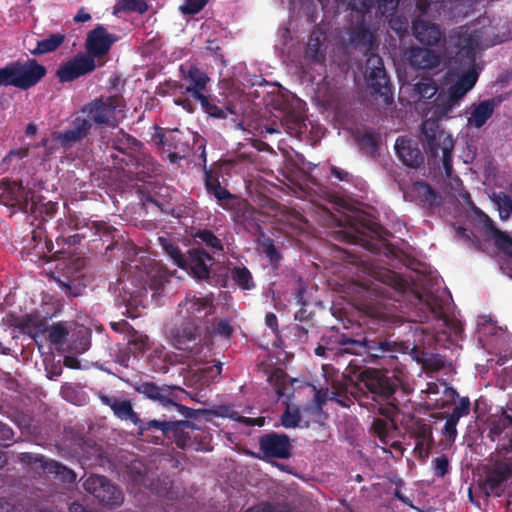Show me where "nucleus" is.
Here are the masks:
<instances>
[{"label": "nucleus", "mask_w": 512, "mask_h": 512, "mask_svg": "<svg viewBox=\"0 0 512 512\" xmlns=\"http://www.w3.org/2000/svg\"><path fill=\"white\" fill-rule=\"evenodd\" d=\"M213 313L214 305L210 295L187 293L184 300L178 304L177 310L183 327L169 333L170 343L195 362L203 361L206 354L202 356V353L204 349L209 350V348L198 324L205 322Z\"/></svg>", "instance_id": "1"}, {"label": "nucleus", "mask_w": 512, "mask_h": 512, "mask_svg": "<svg viewBox=\"0 0 512 512\" xmlns=\"http://www.w3.org/2000/svg\"><path fill=\"white\" fill-rule=\"evenodd\" d=\"M142 259L141 256L140 259L125 263L121 279L115 288L118 298L127 309L145 307L148 301L147 285L153 291L152 297H155L167 281L166 272L158 263Z\"/></svg>", "instance_id": "2"}, {"label": "nucleus", "mask_w": 512, "mask_h": 512, "mask_svg": "<svg viewBox=\"0 0 512 512\" xmlns=\"http://www.w3.org/2000/svg\"><path fill=\"white\" fill-rule=\"evenodd\" d=\"M350 42L352 46L365 52H372L377 48L374 34L365 22V14H361V20L351 29ZM365 78L371 95L379 96L386 104L393 101L392 87L383 60L379 55L371 53L368 56L365 65Z\"/></svg>", "instance_id": "3"}, {"label": "nucleus", "mask_w": 512, "mask_h": 512, "mask_svg": "<svg viewBox=\"0 0 512 512\" xmlns=\"http://www.w3.org/2000/svg\"><path fill=\"white\" fill-rule=\"evenodd\" d=\"M419 322H433V333L438 341L441 336L458 337L462 332V325L453 315L452 299L445 289L425 290L418 297Z\"/></svg>", "instance_id": "4"}, {"label": "nucleus", "mask_w": 512, "mask_h": 512, "mask_svg": "<svg viewBox=\"0 0 512 512\" xmlns=\"http://www.w3.org/2000/svg\"><path fill=\"white\" fill-rule=\"evenodd\" d=\"M125 108V100L119 94L94 99L81 109L74 120V128H92L93 125L115 128L125 118Z\"/></svg>", "instance_id": "5"}, {"label": "nucleus", "mask_w": 512, "mask_h": 512, "mask_svg": "<svg viewBox=\"0 0 512 512\" xmlns=\"http://www.w3.org/2000/svg\"><path fill=\"white\" fill-rule=\"evenodd\" d=\"M0 204L10 207H17L24 213L42 214L44 210L52 213L55 210V204L47 202L43 204L35 195L25 190V188L17 182H3L0 184Z\"/></svg>", "instance_id": "6"}, {"label": "nucleus", "mask_w": 512, "mask_h": 512, "mask_svg": "<svg viewBox=\"0 0 512 512\" xmlns=\"http://www.w3.org/2000/svg\"><path fill=\"white\" fill-rule=\"evenodd\" d=\"M159 242L171 258L174 264L191 273L198 279H204L209 276V268L213 259L204 250L192 249L187 256H183L178 247L174 246L168 239L160 237Z\"/></svg>", "instance_id": "7"}, {"label": "nucleus", "mask_w": 512, "mask_h": 512, "mask_svg": "<svg viewBox=\"0 0 512 512\" xmlns=\"http://www.w3.org/2000/svg\"><path fill=\"white\" fill-rule=\"evenodd\" d=\"M478 80V73L471 69L463 73L458 80L452 84L447 91V95L443 97L439 94L436 99V109L429 119L424 121L419 128H426L429 120H439L442 117H448L453 108L458 105L459 101L475 86Z\"/></svg>", "instance_id": "8"}, {"label": "nucleus", "mask_w": 512, "mask_h": 512, "mask_svg": "<svg viewBox=\"0 0 512 512\" xmlns=\"http://www.w3.org/2000/svg\"><path fill=\"white\" fill-rule=\"evenodd\" d=\"M48 333L50 342L63 353L82 354L90 347L88 333L83 327L58 323L51 326Z\"/></svg>", "instance_id": "9"}, {"label": "nucleus", "mask_w": 512, "mask_h": 512, "mask_svg": "<svg viewBox=\"0 0 512 512\" xmlns=\"http://www.w3.org/2000/svg\"><path fill=\"white\" fill-rule=\"evenodd\" d=\"M421 141L426 154L431 158H439L443 164L445 174L451 177V152L454 147L452 136L447 130H421Z\"/></svg>", "instance_id": "10"}, {"label": "nucleus", "mask_w": 512, "mask_h": 512, "mask_svg": "<svg viewBox=\"0 0 512 512\" xmlns=\"http://www.w3.org/2000/svg\"><path fill=\"white\" fill-rule=\"evenodd\" d=\"M136 390L145 397L158 401L164 407H176L178 412L185 417H190L192 414L191 409L178 404L187 396V392L179 386H159L152 382H141L137 384Z\"/></svg>", "instance_id": "11"}, {"label": "nucleus", "mask_w": 512, "mask_h": 512, "mask_svg": "<svg viewBox=\"0 0 512 512\" xmlns=\"http://www.w3.org/2000/svg\"><path fill=\"white\" fill-rule=\"evenodd\" d=\"M141 144L132 136L125 133L124 130L119 131V135L113 141V148L123 154H129L130 162L135 163L136 167L143 166L138 170V174H149L155 172L152 159L140 152Z\"/></svg>", "instance_id": "12"}, {"label": "nucleus", "mask_w": 512, "mask_h": 512, "mask_svg": "<svg viewBox=\"0 0 512 512\" xmlns=\"http://www.w3.org/2000/svg\"><path fill=\"white\" fill-rule=\"evenodd\" d=\"M83 487L106 506H119L123 502L122 492L104 476H89L85 479Z\"/></svg>", "instance_id": "13"}, {"label": "nucleus", "mask_w": 512, "mask_h": 512, "mask_svg": "<svg viewBox=\"0 0 512 512\" xmlns=\"http://www.w3.org/2000/svg\"><path fill=\"white\" fill-rule=\"evenodd\" d=\"M358 385L365 387L374 397L388 400L395 391L396 383L383 373L366 369L359 374Z\"/></svg>", "instance_id": "14"}, {"label": "nucleus", "mask_w": 512, "mask_h": 512, "mask_svg": "<svg viewBox=\"0 0 512 512\" xmlns=\"http://www.w3.org/2000/svg\"><path fill=\"white\" fill-rule=\"evenodd\" d=\"M118 39L119 37L117 35L109 33L103 25L98 24L87 34L85 54L86 56H90L94 61L95 58H102L109 53L111 47Z\"/></svg>", "instance_id": "15"}, {"label": "nucleus", "mask_w": 512, "mask_h": 512, "mask_svg": "<svg viewBox=\"0 0 512 512\" xmlns=\"http://www.w3.org/2000/svg\"><path fill=\"white\" fill-rule=\"evenodd\" d=\"M95 68L96 63L90 56L78 53L71 60L59 66L56 76L61 83L72 82L81 76L91 73Z\"/></svg>", "instance_id": "16"}, {"label": "nucleus", "mask_w": 512, "mask_h": 512, "mask_svg": "<svg viewBox=\"0 0 512 512\" xmlns=\"http://www.w3.org/2000/svg\"><path fill=\"white\" fill-rule=\"evenodd\" d=\"M18 89L28 90L37 85L47 74V69L34 58L14 61Z\"/></svg>", "instance_id": "17"}, {"label": "nucleus", "mask_w": 512, "mask_h": 512, "mask_svg": "<svg viewBox=\"0 0 512 512\" xmlns=\"http://www.w3.org/2000/svg\"><path fill=\"white\" fill-rule=\"evenodd\" d=\"M181 80L185 84L186 95H190L192 99L199 100L204 97L207 91V84L210 78L207 73L198 68L196 65H190L188 68L180 66Z\"/></svg>", "instance_id": "18"}, {"label": "nucleus", "mask_w": 512, "mask_h": 512, "mask_svg": "<svg viewBox=\"0 0 512 512\" xmlns=\"http://www.w3.org/2000/svg\"><path fill=\"white\" fill-rule=\"evenodd\" d=\"M512 468L507 463H496L487 473L482 489L488 496L499 497L505 490V482L510 478Z\"/></svg>", "instance_id": "19"}, {"label": "nucleus", "mask_w": 512, "mask_h": 512, "mask_svg": "<svg viewBox=\"0 0 512 512\" xmlns=\"http://www.w3.org/2000/svg\"><path fill=\"white\" fill-rule=\"evenodd\" d=\"M395 151L399 159L408 167L416 168L423 162V155L418 143L406 136L398 137L395 142Z\"/></svg>", "instance_id": "20"}, {"label": "nucleus", "mask_w": 512, "mask_h": 512, "mask_svg": "<svg viewBox=\"0 0 512 512\" xmlns=\"http://www.w3.org/2000/svg\"><path fill=\"white\" fill-rule=\"evenodd\" d=\"M260 449L267 457L287 458L291 445L286 435L270 433L260 439Z\"/></svg>", "instance_id": "21"}, {"label": "nucleus", "mask_w": 512, "mask_h": 512, "mask_svg": "<svg viewBox=\"0 0 512 512\" xmlns=\"http://www.w3.org/2000/svg\"><path fill=\"white\" fill-rule=\"evenodd\" d=\"M409 65L417 70L434 69L440 65L439 55L427 48L412 47L407 52Z\"/></svg>", "instance_id": "22"}, {"label": "nucleus", "mask_w": 512, "mask_h": 512, "mask_svg": "<svg viewBox=\"0 0 512 512\" xmlns=\"http://www.w3.org/2000/svg\"><path fill=\"white\" fill-rule=\"evenodd\" d=\"M412 31L415 38L423 45L435 46L442 39V32L438 25L420 18L413 21Z\"/></svg>", "instance_id": "23"}, {"label": "nucleus", "mask_w": 512, "mask_h": 512, "mask_svg": "<svg viewBox=\"0 0 512 512\" xmlns=\"http://www.w3.org/2000/svg\"><path fill=\"white\" fill-rule=\"evenodd\" d=\"M341 94V87L333 78L324 77L317 85L316 96L326 107L337 108L340 104Z\"/></svg>", "instance_id": "24"}, {"label": "nucleus", "mask_w": 512, "mask_h": 512, "mask_svg": "<svg viewBox=\"0 0 512 512\" xmlns=\"http://www.w3.org/2000/svg\"><path fill=\"white\" fill-rule=\"evenodd\" d=\"M324 42L325 33L319 27H315L311 31L305 47V59L317 64L324 63L326 59Z\"/></svg>", "instance_id": "25"}, {"label": "nucleus", "mask_w": 512, "mask_h": 512, "mask_svg": "<svg viewBox=\"0 0 512 512\" xmlns=\"http://www.w3.org/2000/svg\"><path fill=\"white\" fill-rule=\"evenodd\" d=\"M359 150L367 155H375L380 143L379 136L373 130H346Z\"/></svg>", "instance_id": "26"}, {"label": "nucleus", "mask_w": 512, "mask_h": 512, "mask_svg": "<svg viewBox=\"0 0 512 512\" xmlns=\"http://www.w3.org/2000/svg\"><path fill=\"white\" fill-rule=\"evenodd\" d=\"M496 107L495 99H487L473 104L470 107L468 124L475 128H481L491 118Z\"/></svg>", "instance_id": "27"}, {"label": "nucleus", "mask_w": 512, "mask_h": 512, "mask_svg": "<svg viewBox=\"0 0 512 512\" xmlns=\"http://www.w3.org/2000/svg\"><path fill=\"white\" fill-rule=\"evenodd\" d=\"M35 462L39 463V466L43 469L44 473L53 474L64 482L72 483L76 479L74 471L54 460L41 456L35 457Z\"/></svg>", "instance_id": "28"}, {"label": "nucleus", "mask_w": 512, "mask_h": 512, "mask_svg": "<svg viewBox=\"0 0 512 512\" xmlns=\"http://www.w3.org/2000/svg\"><path fill=\"white\" fill-rule=\"evenodd\" d=\"M165 87L168 92L174 96V103L178 106H181L184 110L189 113H193L195 110V105L189 97H187L185 91L184 82L169 80L166 82Z\"/></svg>", "instance_id": "29"}, {"label": "nucleus", "mask_w": 512, "mask_h": 512, "mask_svg": "<svg viewBox=\"0 0 512 512\" xmlns=\"http://www.w3.org/2000/svg\"><path fill=\"white\" fill-rule=\"evenodd\" d=\"M303 104L301 101H296V106L293 107L290 104H284L281 108V120L282 124L286 125V128H291L290 124H295L302 128V122H304L303 115Z\"/></svg>", "instance_id": "30"}, {"label": "nucleus", "mask_w": 512, "mask_h": 512, "mask_svg": "<svg viewBox=\"0 0 512 512\" xmlns=\"http://www.w3.org/2000/svg\"><path fill=\"white\" fill-rule=\"evenodd\" d=\"M65 41V35L61 33L50 34L47 38L37 41L36 47L30 51L34 56L54 52Z\"/></svg>", "instance_id": "31"}, {"label": "nucleus", "mask_w": 512, "mask_h": 512, "mask_svg": "<svg viewBox=\"0 0 512 512\" xmlns=\"http://www.w3.org/2000/svg\"><path fill=\"white\" fill-rule=\"evenodd\" d=\"M205 175V186L207 191L215 197V199L223 208H227L226 201L230 200L232 195L227 189L223 188L216 179L212 177L210 171H206Z\"/></svg>", "instance_id": "32"}, {"label": "nucleus", "mask_w": 512, "mask_h": 512, "mask_svg": "<svg viewBox=\"0 0 512 512\" xmlns=\"http://www.w3.org/2000/svg\"><path fill=\"white\" fill-rule=\"evenodd\" d=\"M151 347L152 343L149 341L147 335L136 330H132L129 332L127 348L134 356L145 352Z\"/></svg>", "instance_id": "33"}, {"label": "nucleus", "mask_w": 512, "mask_h": 512, "mask_svg": "<svg viewBox=\"0 0 512 512\" xmlns=\"http://www.w3.org/2000/svg\"><path fill=\"white\" fill-rule=\"evenodd\" d=\"M201 103L202 109L210 117L215 119H225L229 115H236V112L230 106L220 107L210 100L209 95H205L198 100Z\"/></svg>", "instance_id": "34"}, {"label": "nucleus", "mask_w": 512, "mask_h": 512, "mask_svg": "<svg viewBox=\"0 0 512 512\" xmlns=\"http://www.w3.org/2000/svg\"><path fill=\"white\" fill-rule=\"evenodd\" d=\"M414 91L419 99H430L438 92V85L430 75H423L414 85Z\"/></svg>", "instance_id": "35"}, {"label": "nucleus", "mask_w": 512, "mask_h": 512, "mask_svg": "<svg viewBox=\"0 0 512 512\" xmlns=\"http://www.w3.org/2000/svg\"><path fill=\"white\" fill-rule=\"evenodd\" d=\"M146 0H117L114 5V14L121 12H138L144 14L148 11Z\"/></svg>", "instance_id": "36"}, {"label": "nucleus", "mask_w": 512, "mask_h": 512, "mask_svg": "<svg viewBox=\"0 0 512 512\" xmlns=\"http://www.w3.org/2000/svg\"><path fill=\"white\" fill-rule=\"evenodd\" d=\"M478 36L469 35L465 39V44L459 49L457 57L462 59L465 58L468 64H474L476 61V46L478 45Z\"/></svg>", "instance_id": "37"}, {"label": "nucleus", "mask_w": 512, "mask_h": 512, "mask_svg": "<svg viewBox=\"0 0 512 512\" xmlns=\"http://www.w3.org/2000/svg\"><path fill=\"white\" fill-rule=\"evenodd\" d=\"M491 200L497 206L501 219L512 217V199L504 193H493Z\"/></svg>", "instance_id": "38"}, {"label": "nucleus", "mask_w": 512, "mask_h": 512, "mask_svg": "<svg viewBox=\"0 0 512 512\" xmlns=\"http://www.w3.org/2000/svg\"><path fill=\"white\" fill-rule=\"evenodd\" d=\"M113 412L118 418L122 420H130L135 425H138L141 422L133 411L132 405L129 401H119L113 409Z\"/></svg>", "instance_id": "39"}, {"label": "nucleus", "mask_w": 512, "mask_h": 512, "mask_svg": "<svg viewBox=\"0 0 512 512\" xmlns=\"http://www.w3.org/2000/svg\"><path fill=\"white\" fill-rule=\"evenodd\" d=\"M233 280L245 290L252 289L254 283L250 271L246 267H234L231 270Z\"/></svg>", "instance_id": "40"}, {"label": "nucleus", "mask_w": 512, "mask_h": 512, "mask_svg": "<svg viewBox=\"0 0 512 512\" xmlns=\"http://www.w3.org/2000/svg\"><path fill=\"white\" fill-rule=\"evenodd\" d=\"M281 424L287 429L300 427L301 415L299 409L295 406L288 405L281 416Z\"/></svg>", "instance_id": "41"}, {"label": "nucleus", "mask_w": 512, "mask_h": 512, "mask_svg": "<svg viewBox=\"0 0 512 512\" xmlns=\"http://www.w3.org/2000/svg\"><path fill=\"white\" fill-rule=\"evenodd\" d=\"M195 239H198L199 242L205 244L214 253L221 251L223 249L221 240L218 239L212 232L208 230L198 231L195 234Z\"/></svg>", "instance_id": "42"}, {"label": "nucleus", "mask_w": 512, "mask_h": 512, "mask_svg": "<svg viewBox=\"0 0 512 512\" xmlns=\"http://www.w3.org/2000/svg\"><path fill=\"white\" fill-rule=\"evenodd\" d=\"M372 427L379 440L384 444L388 443L391 438L393 424L390 421L375 419Z\"/></svg>", "instance_id": "43"}, {"label": "nucleus", "mask_w": 512, "mask_h": 512, "mask_svg": "<svg viewBox=\"0 0 512 512\" xmlns=\"http://www.w3.org/2000/svg\"><path fill=\"white\" fill-rule=\"evenodd\" d=\"M442 397L432 399L436 408L442 409L451 405L458 397V393L452 387H449L446 383L442 384Z\"/></svg>", "instance_id": "44"}, {"label": "nucleus", "mask_w": 512, "mask_h": 512, "mask_svg": "<svg viewBox=\"0 0 512 512\" xmlns=\"http://www.w3.org/2000/svg\"><path fill=\"white\" fill-rule=\"evenodd\" d=\"M1 86H14L18 88L14 62L7 64L0 69V87Z\"/></svg>", "instance_id": "45"}, {"label": "nucleus", "mask_w": 512, "mask_h": 512, "mask_svg": "<svg viewBox=\"0 0 512 512\" xmlns=\"http://www.w3.org/2000/svg\"><path fill=\"white\" fill-rule=\"evenodd\" d=\"M196 371L201 374L200 377L203 379L204 383H208L216 380L220 376L222 363L217 362L214 365H205L204 367L198 368Z\"/></svg>", "instance_id": "46"}, {"label": "nucleus", "mask_w": 512, "mask_h": 512, "mask_svg": "<svg viewBox=\"0 0 512 512\" xmlns=\"http://www.w3.org/2000/svg\"><path fill=\"white\" fill-rule=\"evenodd\" d=\"M399 2L400 0H373V7L382 16H390L397 10Z\"/></svg>", "instance_id": "47"}, {"label": "nucleus", "mask_w": 512, "mask_h": 512, "mask_svg": "<svg viewBox=\"0 0 512 512\" xmlns=\"http://www.w3.org/2000/svg\"><path fill=\"white\" fill-rule=\"evenodd\" d=\"M480 340L482 341V337L488 335H497L498 331H502L501 328L497 327L496 323L493 322L490 318L483 317L478 323Z\"/></svg>", "instance_id": "48"}, {"label": "nucleus", "mask_w": 512, "mask_h": 512, "mask_svg": "<svg viewBox=\"0 0 512 512\" xmlns=\"http://www.w3.org/2000/svg\"><path fill=\"white\" fill-rule=\"evenodd\" d=\"M209 0H185L180 6V10L185 15H195L199 13Z\"/></svg>", "instance_id": "49"}, {"label": "nucleus", "mask_w": 512, "mask_h": 512, "mask_svg": "<svg viewBox=\"0 0 512 512\" xmlns=\"http://www.w3.org/2000/svg\"><path fill=\"white\" fill-rule=\"evenodd\" d=\"M458 421L457 419L447 415L446 417V422H445V425L443 427V434L445 435V437L448 439L449 442H454L456 437H457V424H458Z\"/></svg>", "instance_id": "50"}, {"label": "nucleus", "mask_w": 512, "mask_h": 512, "mask_svg": "<svg viewBox=\"0 0 512 512\" xmlns=\"http://www.w3.org/2000/svg\"><path fill=\"white\" fill-rule=\"evenodd\" d=\"M470 410V401L467 397H463L458 400L456 406L449 416L459 420L461 417H464L469 414Z\"/></svg>", "instance_id": "51"}, {"label": "nucleus", "mask_w": 512, "mask_h": 512, "mask_svg": "<svg viewBox=\"0 0 512 512\" xmlns=\"http://www.w3.org/2000/svg\"><path fill=\"white\" fill-rule=\"evenodd\" d=\"M434 473L438 477L445 476L449 471V461L445 455L436 457L432 460Z\"/></svg>", "instance_id": "52"}, {"label": "nucleus", "mask_w": 512, "mask_h": 512, "mask_svg": "<svg viewBox=\"0 0 512 512\" xmlns=\"http://www.w3.org/2000/svg\"><path fill=\"white\" fill-rule=\"evenodd\" d=\"M347 3L352 11L360 14H366L373 8V0H347Z\"/></svg>", "instance_id": "53"}, {"label": "nucleus", "mask_w": 512, "mask_h": 512, "mask_svg": "<svg viewBox=\"0 0 512 512\" xmlns=\"http://www.w3.org/2000/svg\"><path fill=\"white\" fill-rule=\"evenodd\" d=\"M233 331V327L227 320H220L214 329L215 334L226 339L230 338V336L233 334Z\"/></svg>", "instance_id": "54"}, {"label": "nucleus", "mask_w": 512, "mask_h": 512, "mask_svg": "<svg viewBox=\"0 0 512 512\" xmlns=\"http://www.w3.org/2000/svg\"><path fill=\"white\" fill-rule=\"evenodd\" d=\"M180 422H169V421H158V420H151L146 425L147 427H142L140 425V428L147 429V428H156L161 430L162 432H166L172 429L173 426L179 424Z\"/></svg>", "instance_id": "55"}, {"label": "nucleus", "mask_w": 512, "mask_h": 512, "mask_svg": "<svg viewBox=\"0 0 512 512\" xmlns=\"http://www.w3.org/2000/svg\"><path fill=\"white\" fill-rule=\"evenodd\" d=\"M327 400H335L339 403H342L338 399V394L336 392H329L328 390H319L315 395V401L317 402L318 406H321L323 403H325Z\"/></svg>", "instance_id": "56"}, {"label": "nucleus", "mask_w": 512, "mask_h": 512, "mask_svg": "<svg viewBox=\"0 0 512 512\" xmlns=\"http://www.w3.org/2000/svg\"><path fill=\"white\" fill-rule=\"evenodd\" d=\"M415 189L418 193L423 194L426 196V200L430 202V204H434L435 200L437 198L436 194L433 192V190L425 183H417L415 185Z\"/></svg>", "instance_id": "57"}, {"label": "nucleus", "mask_w": 512, "mask_h": 512, "mask_svg": "<svg viewBox=\"0 0 512 512\" xmlns=\"http://www.w3.org/2000/svg\"><path fill=\"white\" fill-rule=\"evenodd\" d=\"M331 173L339 181H345V182L352 181V175L350 173H348L347 171L339 168V167L332 166L331 167Z\"/></svg>", "instance_id": "58"}, {"label": "nucleus", "mask_w": 512, "mask_h": 512, "mask_svg": "<svg viewBox=\"0 0 512 512\" xmlns=\"http://www.w3.org/2000/svg\"><path fill=\"white\" fill-rule=\"evenodd\" d=\"M246 512H286L282 508L274 507L269 504H263L260 506L252 507L248 509Z\"/></svg>", "instance_id": "59"}, {"label": "nucleus", "mask_w": 512, "mask_h": 512, "mask_svg": "<svg viewBox=\"0 0 512 512\" xmlns=\"http://www.w3.org/2000/svg\"><path fill=\"white\" fill-rule=\"evenodd\" d=\"M442 384H444V382H441V383H435V382H429L427 383V388L425 390H423L422 392H425L428 394V396H432V395H438V394H442Z\"/></svg>", "instance_id": "60"}, {"label": "nucleus", "mask_w": 512, "mask_h": 512, "mask_svg": "<svg viewBox=\"0 0 512 512\" xmlns=\"http://www.w3.org/2000/svg\"><path fill=\"white\" fill-rule=\"evenodd\" d=\"M265 254L266 256L270 259V262L272 264H275L279 261L280 259V256L277 252V250L275 249V247L272 245V244H267L265 246Z\"/></svg>", "instance_id": "61"}, {"label": "nucleus", "mask_w": 512, "mask_h": 512, "mask_svg": "<svg viewBox=\"0 0 512 512\" xmlns=\"http://www.w3.org/2000/svg\"><path fill=\"white\" fill-rule=\"evenodd\" d=\"M407 21L402 22L399 19H392L390 20V27L395 30L398 34H402L403 32H406L407 30Z\"/></svg>", "instance_id": "62"}, {"label": "nucleus", "mask_w": 512, "mask_h": 512, "mask_svg": "<svg viewBox=\"0 0 512 512\" xmlns=\"http://www.w3.org/2000/svg\"><path fill=\"white\" fill-rule=\"evenodd\" d=\"M151 489L153 491H155V493L159 494V495H167L169 494V489L170 487H168V483H164V486L160 487L158 485H155L154 483L151 484Z\"/></svg>", "instance_id": "63"}, {"label": "nucleus", "mask_w": 512, "mask_h": 512, "mask_svg": "<svg viewBox=\"0 0 512 512\" xmlns=\"http://www.w3.org/2000/svg\"><path fill=\"white\" fill-rule=\"evenodd\" d=\"M266 325L275 330L277 327V318L273 313H268L265 318Z\"/></svg>", "instance_id": "64"}]
</instances>
